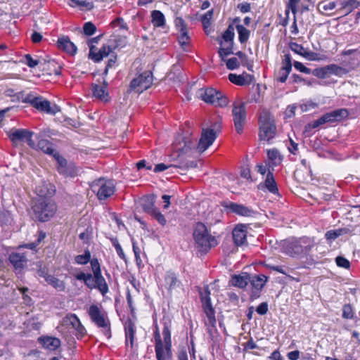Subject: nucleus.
<instances>
[{
  "label": "nucleus",
  "mask_w": 360,
  "mask_h": 360,
  "mask_svg": "<svg viewBox=\"0 0 360 360\" xmlns=\"http://www.w3.org/2000/svg\"><path fill=\"white\" fill-rule=\"evenodd\" d=\"M162 325V336L161 338L157 319L153 321V337L155 340V352L157 360H172L171 329L172 319L168 315H164L160 320Z\"/></svg>",
  "instance_id": "nucleus-1"
},
{
  "label": "nucleus",
  "mask_w": 360,
  "mask_h": 360,
  "mask_svg": "<svg viewBox=\"0 0 360 360\" xmlns=\"http://www.w3.org/2000/svg\"><path fill=\"white\" fill-rule=\"evenodd\" d=\"M92 274L84 273L80 269L72 273V276L77 281H82L89 289H97L102 295H105L109 290L108 285L102 275L101 264L97 258L91 261Z\"/></svg>",
  "instance_id": "nucleus-2"
},
{
  "label": "nucleus",
  "mask_w": 360,
  "mask_h": 360,
  "mask_svg": "<svg viewBox=\"0 0 360 360\" xmlns=\"http://www.w3.org/2000/svg\"><path fill=\"white\" fill-rule=\"evenodd\" d=\"M195 247L198 252L205 255L218 245L216 236L211 234L207 227L202 222H198L193 232Z\"/></svg>",
  "instance_id": "nucleus-3"
},
{
  "label": "nucleus",
  "mask_w": 360,
  "mask_h": 360,
  "mask_svg": "<svg viewBox=\"0 0 360 360\" xmlns=\"http://www.w3.org/2000/svg\"><path fill=\"white\" fill-rule=\"evenodd\" d=\"M34 132L25 129H11L8 132V136L14 146H18L22 142L26 141L27 144L36 150L44 151L45 141L44 140V134L41 131L36 134V137L39 139L37 143L32 140Z\"/></svg>",
  "instance_id": "nucleus-4"
},
{
  "label": "nucleus",
  "mask_w": 360,
  "mask_h": 360,
  "mask_svg": "<svg viewBox=\"0 0 360 360\" xmlns=\"http://www.w3.org/2000/svg\"><path fill=\"white\" fill-rule=\"evenodd\" d=\"M315 245L316 242L314 238L303 236L286 240L283 248L288 255L298 257L307 255Z\"/></svg>",
  "instance_id": "nucleus-5"
},
{
  "label": "nucleus",
  "mask_w": 360,
  "mask_h": 360,
  "mask_svg": "<svg viewBox=\"0 0 360 360\" xmlns=\"http://www.w3.org/2000/svg\"><path fill=\"white\" fill-rule=\"evenodd\" d=\"M88 315L91 321L98 328H99L103 335L110 339L112 337L111 323L107 311L103 309L101 304H91L88 310Z\"/></svg>",
  "instance_id": "nucleus-6"
},
{
  "label": "nucleus",
  "mask_w": 360,
  "mask_h": 360,
  "mask_svg": "<svg viewBox=\"0 0 360 360\" xmlns=\"http://www.w3.org/2000/svg\"><path fill=\"white\" fill-rule=\"evenodd\" d=\"M349 115L347 108H339L323 114L316 120L308 123L304 127V132H311L312 129H316L325 124L340 122L347 119Z\"/></svg>",
  "instance_id": "nucleus-7"
},
{
  "label": "nucleus",
  "mask_w": 360,
  "mask_h": 360,
  "mask_svg": "<svg viewBox=\"0 0 360 360\" xmlns=\"http://www.w3.org/2000/svg\"><path fill=\"white\" fill-rule=\"evenodd\" d=\"M90 188L100 202H105L109 200L116 191L114 181L105 178L94 180L90 184Z\"/></svg>",
  "instance_id": "nucleus-8"
},
{
  "label": "nucleus",
  "mask_w": 360,
  "mask_h": 360,
  "mask_svg": "<svg viewBox=\"0 0 360 360\" xmlns=\"http://www.w3.org/2000/svg\"><path fill=\"white\" fill-rule=\"evenodd\" d=\"M198 96L203 101L215 107L225 108L229 103L228 97L222 91L212 87L200 89Z\"/></svg>",
  "instance_id": "nucleus-9"
},
{
  "label": "nucleus",
  "mask_w": 360,
  "mask_h": 360,
  "mask_svg": "<svg viewBox=\"0 0 360 360\" xmlns=\"http://www.w3.org/2000/svg\"><path fill=\"white\" fill-rule=\"evenodd\" d=\"M259 138L262 141H269L276 136V127L271 114L263 110L259 115Z\"/></svg>",
  "instance_id": "nucleus-10"
},
{
  "label": "nucleus",
  "mask_w": 360,
  "mask_h": 360,
  "mask_svg": "<svg viewBox=\"0 0 360 360\" xmlns=\"http://www.w3.org/2000/svg\"><path fill=\"white\" fill-rule=\"evenodd\" d=\"M221 120H217L212 123L210 127L202 129L201 137L198 145V149L199 151L204 152L215 141L217 137V134L221 132Z\"/></svg>",
  "instance_id": "nucleus-11"
},
{
  "label": "nucleus",
  "mask_w": 360,
  "mask_h": 360,
  "mask_svg": "<svg viewBox=\"0 0 360 360\" xmlns=\"http://www.w3.org/2000/svg\"><path fill=\"white\" fill-rule=\"evenodd\" d=\"M153 76L151 71L148 70L139 74L130 82V89L141 93L149 89L153 84Z\"/></svg>",
  "instance_id": "nucleus-12"
},
{
  "label": "nucleus",
  "mask_w": 360,
  "mask_h": 360,
  "mask_svg": "<svg viewBox=\"0 0 360 360\" xmlns=\"http://www.w3.org/2000/svg\"><path fill=\"white\" fill-rule=\"evenodd\" d=\"M233 121L236 131L240 134L246 122V110L244 103H234L232 109Z\"/></svg>",
  "instance_id": "nucleus-13"
},
{
  "label": "nucleus",
  "mask_w": 360,
  "mask_h": 360,
  "mask_svg": "<svg viewBox=\"0 0 360 360\" xmlns=\"http://www.w3.org/2000/svg\"><path fill=\"white\" fill-rule=\"evenodd\" d=\"M62 325L71 327L75 330L77 339H82L86 335V330L82 324L79 319L75 314H68L62 320Z\"/></svg>",
  "instance_id": "nucleus-14"
},
{
  "label": "nucleus",
  "mask_w": 360,
  "mask_h": 360,
  "mask_svg": "<svg viewBox=\"0 0 360 360\" xmlns=\"http://www.w3.org/2000/svg\"><path fill=\"white\" fill-rule=\"evenodd\" d=\"M31 216L34 220L44 221L45 218V198L42 194H38L32 201Z\"/></svg>",
  "instance_id": "nucleus-15"
},
{
  "label": "nucleus",
  "mask_w": 360,
  "mask_h": 360,
  "mask_svg": "<svg viewBox=\"0 0 360 360\" xmlns=\"http://www.w3.org/2000/svg\"><path fill=\"white\" fill-rule=\"evenodd\" d=\"M56 168L58 172L65 177L74 178L78 173L76 165L73 162H68L65 158L58 160Z\"/></svg>",
  "instance_id": "nucleus-16"
},
{
  "label": "nucleus",
  "mask_w": 360,
  "mask_h": 360,
  "mask_svg": "<svg viewBox=\"0 0 360 360\" xmlns=\"http://www.w3.org/2000/svg\"><path fill=\"white\" fill-rule=\"evenodd\" d=\"M268 281V277L265 275H255L252 277L250 276V281L252 290L251 292L250 299L254 300L258 298L260 295V292Z\"/></svg>",
  "instance_id": "nucleus-17"
},
{
  "label": "nucleus",
  "mask_w": 360,
  "mask_h": 360,
  "mask_svg": "<svg viewBox=\"0 0 360 360\" xmlns=\"http://www.w3.org/2000/svg\"><path fill=\"white\" fill-rule=\"evenodd\" d=\"M124 329L125 335V345L127 347L130 346L131 349L134 348L135 344V334L136 327L135 323L129 318H128L124 323Z\"/></svg>",
  "instance_id": "nucleus-18"
},
{
  "label": "nucleus",
  "mask_w": 360,
  "mask_h": 360,
  "mask_svg": "<svg viewBox=\"0 0 360 360\" xmlns=\"http://www.w3.org/2000/svg\"><path fill=\"white\" fill-rule=\"evenodd\" d=\"M61 66L55 60L46 61V82L56 83L60 78Z\"/></svg>",
  "instance_id": "nucleus-19"
},
{
  "label": "nucleus",
  "mask_w": 360,
  "mask_h": 360,
  "mask_svg": "<svg viewBox=\"0 0 360 360\" xmlns=\"http://www.w3.org/2000/svg\"><path fill=\"white\" fill-rule=\"evenodd\" d=\"M221 205L229 212L243 217H250L253 211L249 207L233 202H224Z\"/></svg>",
  "instance_id": "nucleus-20"
},
{
  "label": "nucleus",
  "mask_w": 360,
  "mask_h": 360,
  "mask_svg": "<svg viewBox=\"0 0 360 360\" xmlns=\"http://www.w3.org/2000/svg\"><path fill=\"white\" fill-rule=\"evenodd\" d=\"M18 98L21 99L23 103H30L39 110H45V101L43 100L42 97L38 96L33 92L27 94H20Z\"/></svg>",
  "instance_id": "nucleus-21"
},
{
  "label": "nucleus",
  "mask_w": 360,
  "mask_h": 360,
  "mask_svg": "<svg viewBox=\"0 0 360 360\" xmlns=\"http://www.w3.org/2000/svg\"><path fill=\"white\" fill-rule=\"evenodd\" d=\"M193 146V142L189 136L183 134L178 135L172 144L173 149L179 153H186Z\"/></svg>",
  "instance_id": "nucleus-22"
},
{
  "label": "nucleus",
  "mask_w": 360,
  "mask_h": 360,
  "mask_svg": "<svg viewBox=\"0 0 360 360\" xmlns=\"http://www.w3.org/2000/svg\"><path fill=\"white\" fill-rule=\"evenodd\" d=\"M248 227L245 224H238L232 231L233 243L237 246H241L247 242Z\"/></svg>",
  "instance_id": "nucleus-23"
},
{
  "label": "nucleus",
  "mask_w": 360,
  "mask_h": 360,
  "mask_svg": "<svg viewBox=\"0 0 360 360\" xmlns=\"http://www.w3.org/2000/svg\"><path fill=\"white\" fill-rule=\"evenodd\" d=\"M258 188L262 191L267 190L269 193L272 194H278V188L277 186V183L274 176L273 172L269 169L266 174L265 180L260 183L258 186Z\"/></svg>",
  "instance_id": "nucleus-24"
},
{
  "label": "nucleus",
  "mask_w": 360,
  "mask_h": 360,
  "mask_svg": "<svg viewBox=\"0 0 360 360\" xmlns=\"http://www.w3.org/2000/svg\"><path fill=\"white\" fill-rule=\"evenodd\" d=\"M57 46L60 50L63 51L70 56H75L77 51V46L70 41L69 37L67 36L58 38Z\"/></svg>",
  "instance_id": "nucleus-25"
},
{
  "label": "nucleus",
  "mask_w": 360,
  "mask_h": 360,
  "mask_svg": "<svg viewBox=\"0 0 360 360\" xmlns=\"http://www.w3.org/2000/svg\"><path fill=\"white\" fill-rule=\"evenodd\" d=\"M53 353L62 356L61 341L59 338L46 335V355Z\"/></svg>",
  "instance_id": "nucleus-26"
},
{
  "label": "nucleus",
  "mask_w": 360,
  "mask_h": 360,
  "mask_svg": "<svg viewBox=\"0 0 360 360\" xmlns=\"http://www.w3.org/2000/svg\"><path fill=\"white\" fill-rule=\"evenodd\" d=\"M111 51L112 48L108 45H103L98 51L96 47H91L89 58L97 63L101 61L104 57L108 56Z\"/></svg>",
  "instance_id": "nucleus-27"
},
{
  "label": "nucleus",
  "mask_w": 360,
  "mask_h": 360,
  "mask_svg": "<svg viewBox=\"0 0 360 360\" xmlns=\"http://www.w3.org/2000/svg\"><path fill=\"white\" fill-rule=\"evenodd\" d=\"M228 77L231 83L238 86L250 84L254 79L253 75L245 72L242 75L230 73Z\"/></svg>",
  "instance_id": "nucleus-28"
},
{
  "label": "nucleus",
  "mask_w": 360,
  "mask_h": 360,
  "mask_svg": "<svg viewBox=\"0 0 360 360\" xmlns=\"http://www.w3.org/2000/svg\"><path fill=\"white\" fill-rule=\"evenodd\" d=\"M9 261L15 270L21 271L26 266L27 259L25 253L13 252L9 256Z\"/></svg>",
  "instance_id": "nucleus-29"
},
{
  "label": "nucleus",
  "mask_w": 360,
  "mask_h": 360,
  "mask_svg": "<svg viewBox=\"0 0 360 360\" xmlns=\"http://www.w3.org/2000/svg\"><path fill=\"white\" fill-rule=\"evenodd\" d=\"M107 89L108 83L105 81L103 82V85L92 84V92L94 96L102 101H108L110 97Z\"/></svg>",
  "instance_id": "nucleus-30"
},
{
  "label": "nucleus",
  "mask_w": 360,
  "mask_h": 360,
  "mask_svg": "<svg viewBox=\"0 0 360 360\" xmlns=\"http://www.w3.org/2000/svg\"><path fill=\"white\" fill-rule=\"evenodd\" d=\"M205 314H206L207 319L205 320V324L210 330L216 328L217 320L215 318V311L212 305L202 307Z\"/></svg>",
  "instance_id": "nucleus-31"
},
{
  "label": "nucleus",
  "mask_w": 360,
  "mask_h": 360,
  "mask_svg": "<svg viewBox=\"0 0 360 360\" xmlns=\"http://www.w3.org/2000/svg\"><path fill=\"white\" fill-rule=\"evenodd\" d=\"M249 281L250 275L245 273L241 275H233L229 283L233 286L244 288L247 286Z\"/></svg>",
  "instance_id": "nucleus-32"
},
{
  "label": "nucleus",
  "mask_w": 360,
  "mask_h": 360,
  "mask_svg": "<svg viewBox=\"0 0 360 360\" xmlns=\"http://www.w3.org/2000/svg\"><path fill=\"white\" fill-rule=\"evenodd\" d=\"M300 2V0H289V1L287 4V8L285 10V15L287 18H288L290 10H291L292 13L295 15L297 13V6ZM292 28L293 29V30H292V33L297 34L298 32L295 18H294V22L292 23Z\"/></svg>",
  "instance_id": "nucleus-33"
},
{
  "label": "nucleus",
  "mask_w": 360,
  "mask_h": 360,
  "mask_svg": "<svg viewBox=\"0 0 360 360\" xmlns=\"http://www.w3.org/2000/svg\"><path fill=\"white\" fill-rule=\"evenodd\" d=\"M141 207L146 213L150 215L157 209L153 196L144 197L141 201Z\"/></svg>",
  "instance_id": "nucleus-34"
},
{
  "label": "nucleus",
  "mask_w": 360,
  "mask_h": 360,
  "mask_svg": "<svg viewBox=\"0 0 360 360\" xmlns=\"http://www.w3.org/2000/svg\"><path fill=\"white\" fill-rule=\"evenodd\" d=\"M165 282L168 285L169 290L174 289L181 284V281L178 279L176 274L172 271H167L166 273Z\"/></svg>",
  "instance_id": "nucleus-35"
},
{
  "label": "nucleus",
  "mask_w": 360,
  "mask_h": 360,
  "mask_svg": "<svg viewBox=\"0 0 360 360\" xmlns=\"http://www.w3.org/2000/svg\"><path fill=\"white\" fill-rule=\"evenodd\" d=\"M151 22L154 27H162L165 25V18L164 14L158 10L151 12Z\"/></svg>",
  "instance_id": "nucleus-36"
},
{
  "label": "nucleus",
  "mask_w": 360,
  "mask_h": 360,
  "mask_svg": "<svg viewBox=\"0 0 360 360\" xmlns=\"http://www.w3.org/2000/svg\"><path fill=\"white\" fill-rule=\"evenodd\" d=\"M267 156L269 160L271 161L272 166L279 165L283 160V156L281 155L278 150L276 148L268 150Z\"/></svg>",
  "instance_id": "nucleus-37"
},
{
  "label": "nucleus",
  "mask_w": 360,
  "mask_h": 360,
  "mask_svg": "<svg viewBox=\"0 0 360 360\" xmlns=\"http://www.w3.org/2000/svg\"><path fill=\"white\" fill-rule=\"evenodd\" d=\"M360 6V1L357 0H345L341 3V9L347 15Z\"/></svg>",
  "instance_id": "nucleus-38"
},
{
  "label": "nucleus",
  "mask_w": 360,
  "mask_h": 360,
  "mask_svg": "<svg viewBox=\"0 0 360 360\" xmlns=\"http://www.w3.org/2000/svg\"><path fill=\"white\" fill-rule=\"evenodd\" d=\"M46 282L51 286H53L57 291L63 292L65 290V283L60 280L58 278H56L53 276H49L46 277Z\"/></svg>",
  "instance_id": "nucleus-39"
},
{
  "label": "nucleus",
  "mask_w": 360,
  "mask_h": 360,
  "mask_svg": "<svg viewBox=\"0 0 360 360\" xmlns=\"http://www.w3.org/2000/svg\"><path fill=\"white\" fill-rule=\"evenodd\" d=\"M91 255L90 251L86 249L84 250V254L78 255L75 257V262L79 265H85L89 262L91 263L92 259H91Z\"/></svg>",
  "instance_id": "nucleus-40"
},
{
  "label": "nucleus",
  "mask_w": 360,
  "mask_h": 360,
  "mask_svg": "<svg viewBox=\"0 0 360 360\" xmlns=\"http://www.w3.org/2000/svg\"><path fill=\"white\" fill-rule=\"evenodd\" d=\"M236 30L238 33V40L241 44H245L248 41L250 32L248 29H246L242 25H237Z\"/></svg>",
  "instance_id": "nucleus-41"
},
{
  "label": "nucleus",
  "mask_w": 360,
  "mask_h": 360,
  "mask_svg": "<svg viewBox=\"0 0 360 360\" xmlns=\"http://www.w3.org/2000/svg\"><path fill=\"white\" fill-rule=\"evenodd\" d=\"M347 230L345 229H338L334 230L328 231L325 234V238L327 240L333 241L338 238L339 236L342 234L347 233Z\"/></svg>",
  "instance_id": "nucleus-42"
},
{
  "label": "nucleus",
  "mask_w": 360,
  "mask_h": 360,
  "mask_svg": "<svg viewBox=\"0 0 360 360\" xmlns=\"http://www.w3.org/2000/svg\"><path fill=\"white\" fill-rule=\"evenodd\" d=\"M200 301L202 307H207L212 305L210 299V291L208 286L204 288L203 291L200 292Z\"/></svg>",
  "instance_id": "nucleus-43"
},
{
  "label": "nucleus",
  "mask_w": 360,
  "mask_h": 360,
  "mask_svg": "<svg viewBox=\"0 0 360 360\" xmlns=\"http://www.w3.org/2000/svg\"><path fill=\"white\" fill-rule=\"evenodd\" d=\"M330 75H334L338 77H342L344 75L348 73V70L342 67H340L336 64L328 65Z\"/></svg>",
  "instance_id": "nucleus-44"
},
{
  "label": "nucleus",
  "mask_w": 360,
  "mask_h": 360,
  "mask_svg": "<svg viewBox=\"0 0 360 360\" xmlns=\"http://www.w3.org/2000/svg\"><path fill=\"white\" fill-rule=\"evenodd\" d=\"M44 238H45V233L42 231H39L38 238L35 242L21 245L19 246L18 248H25L32 250L34 251H37L36 250L37 247L38 246V245L41 242V240Z\"/></svg>",
  "instance_id": "nucleus-45"
},
{
  "label": "nucleus",
  "mask_w": 360,
  "mask_h": 360,
  "mask_svg": "<svg viewBox=\"0 0 360 360\" xmlns=\"http://www.w3.org/2000/svg\"><path fill=\"white\" fill-rule=\"evenodd\" d=\"M292 59L290 53H285L284 55V58L282 60V66L281 68V70L282 71H285V72H287L290 74L291 70H292Z\"/></svg>",
  "instance_id": "nucleus-46"
},
{
  "label": "nucleus",
  "mask_w": 360,
  "mask_h": 360,
  "mask_svg": "<svg viewBox=\"0 0 360 360\" xmlns=\"http://www.w3.org/2000/svg\"><path fill=\"white\" fill-rule=\"evenodd\" d=\"M313 75L320 79H324L329 77L330 75L328 66L326 65L324 67L316 68L313 71Z\"/></svg>",
  "instance_id": "nucleus-47"
},
{
  "label": "nucleus",
  "mask_w": 360,
  "mask_h": 360,
  "mask_svg": "<svg viewBox=\"0 0 360 360\" xmlns=\"http://www.w3.org/2000/svg\"><path fill=\"white\" fill-rule=\"evenodd\" d=\"M110 242L112 243V245L114 246V248H115L116 250V252L118 255V256L122 259H126V257H125V255H124V252L118 241V239L117 238H110Z\"/></svg>",
  "instance_id": "nucleus-48"
},
{
  "label": "nucleus",
  "mask_w": 360,
  "mask_h": 360,
  "mask_svg": "<svg viewBox=\"0 0 360 360\" xmlns=\"http://www.w3.org/2000/svg\"><path fill=\"white\" fill-rule=\"evenodd\" d=\"M222 37L225 41L233 43L234 37V28L232 25H229L226 30L224 32Z\"/></svg>",
  "instance_id": "nucleus-49"
},
{
  "label": "nucleus",
  "mask_w": 360,
  "mask_h": 360,
  "mask_svg": "<svg viewBox=\"0 0 360 360\" xmlns=\"http://www.w3.org/2000/svg\"><path fill=\"white\" fill-rule=\"evenodd\" d=\"M213 9L208 11L201 17V22L205 28H207L211 25V19L213 16Z\"/></svg>",
  "instance_id": "nucleus-50"
},
{
  "label": "nucleus",
  "mask_w": 360,
  "mask_h": 360,
  "mask_svg": "<svg viewBox=\"0 0 360 360\" xmlns=\"http://www.w3.org/2000/svg\"><path fill=\"white\" fill-rule=\"evenodd\" d=\"M150 216L157 220V221L162 226H165L167 224V220L165 216L160 212V210L157 208Z\"/></svg>",
  "instance_id": "nucleus-51"
},
{
  "label": "nucleus",
  "mask_w": 360,
  "mask_h": 360,
  "mask_svg": "<svg viewBox=\"0 0 360 360\" xmlns=\"http://www.w3.org/2000/svg\"><path fill=\"white\" fill-rule=\"evenodd\" d=\"M83 31L85 35L91 36L96 31V27L91 22H86L83 25Z\"/></svg>",
  "instance_id": "nucleus-52"
},
{
  "label": "nucleus",
  "mask_w": 360,
  "mask_h": 360,
  "mask_svg": "<svg viewBox=\"0 0 360 360\" xmlns=\"http://www.w3.org/2000/svg\"><path fill=\"white\" fill-rule=\"evenodd\" d=\"M342 318L345 319H352L354 317L353 308L351 304H345L342 307Z\"/></svg>",
  "instance_id": "nucleus-53"
},
{
  "label": "nucleus",
  "mask_w": 360,
  "mask_h": 360,
  "mask_svg": "<svg viewBox=\"0 0 360 360\" xmlns=\"http://www.w3.org/2000/svg\"><path fill=\"white\" fill-rule=\"evenodd\" d=\"M57 210V205L53 201L46 202V218L54 216Z\"/></svg>",
  "instance_id": "nucleus-54"
},
{
  "label": "nucleus",
  "mask_w": 360,
  "mask_h": 360,
  "mask_svg": "<svg viewBox=\"0 0 360 360\" xmlns=\"http://www.w3.org/2000/svg\"><path fill=\"white\" fill-rule=\"evenodd\" d=\"M232 49H233L232 44H231V46H229L226 48H220L219 49V51H218L219 56L223 61L226 60L225 58L227 56L233 53Z\"/></svg>",
  "instance_id": "nucleus-55"
},
{
  "label": "nucleus",
  "mask_w": 360,
  "mask_h": 360,
  "mask_svg": "<svg viewBox=\"0 0 360 360\" xmlns=\"http://www.w3.org/2000/svg\"><path fill=\"white\" fill-rule=\"evenodd\" d=\"M335 262H336V264L340 267H342V268H345L347 269H349V267H350L349 261L348 259H347L346 258H345L344 257L338 256L335 258Z\"/></svg>",
  "instance_id": "nucleus-56"
},
{
  "label": "nucleus",
  "mask_w": 360,
  "mask_h": 360,
  "mask_svg": "<svg viewBox=\"0 0 360 360\" xmlns=\"http://www.w3.org/2000/svg\"><path fill=\"white\" fill-rule=\"evenodd\" d=\"M60 111V109L57 105L46 101V114L54 115Z\"/></svg>",
  "instance_id": "nucleus-57"
},
{
  "label": "nucleus",
  "mask_w": 360,
  "mask_h": 360,
  "mask_svg": "<svg viewBox=\"0 0 360 360\" xmlns=\"http://www.w3.org/2000/svg\"><path fill=\"white\" fill-rule=\"evenodd\" d=\"M226 65L229 70H233L239 68L240 63L236 58H231L226 60Z\"/></svg>",
  "instance_id": "nucleus-58"
},
{
  "label": "nucleus",
  "mask_w": 360,
  "mask_h": 360,
  "mask_svg": "<svg viewBox=\"0 0 360 360\" xmlns=\"http://www.w3.org/2000/svg\"><path fill=\"white\" fill-rule=\"evenodd\" d=\"M175 25L179 32L188 31L187 25L186 24L184 20L181 17H177L174 20Z\"/></svg>",
  "instance_id": "nucleus-59"
},
{
  "label": "nucleus",
  "mask_w": 360,
  "mask_h": 360,
  "mask_svg": "<svg viewBox=\"0 0 360 360\" xmlns=\"http://www.w3.org/2000/svg\"><path fill=\"white\" fill-rule=\"evenodd\" d=\"M190 37L188 31L181 32V35L179 37V42L181 46H186L189 44Z\"/></svg>",
  "instance_id": "nucleus-60"
},
{
  "label": "nucleus",
  "mask_w": 360,
  "mask_h": 360,
  "mask_svg": "<svg viewBox=\"0 0 360 360\" xmlns=\"http://www.w3.org/2000/svg\"><path fill=\"white\" fill-rule=\"evenodd\" d=\"M302 56L309 60H319V53L310 51H307L306 49L303 52Z\"/></svg>",
  "instance_id": "nucleus-61"
},
{
  "label": "nucleus",
  "mask_w": 360,
  "mask_h": 360,
  "mask_svg": "<svg viewBox=\"0 0 360 360\" xmlns=\"http://www.w3.org/2000/svg\"><path fill=\"white\" fill-rule=\"evenodd\" d=\"M293 65L295 68L297 70H299L301 72L305 73V74H310L311 70L307 67H305L302 63L298 61H295L293 63Z\"/></svg>",
  "instance_id": "nucleus-62"
},
{
  "label": "nucleus",
  "mask_w": 360,
  "mask_h": 360,
  "mask_svg": "<svg viewBox=\"0 0 360 360\" xmlns=\"http://www.w3.org/2000/svg\"><path fill=\"white\" fill-rule=\"evenodd\" d=\"M269 309L268 303L266 302H262L256 308V311L259 315H264L267 313Z\"/></svg>",
  "instance_id": "nucleus-63"
},
{
  "label": "nucleus",
  "mask_w": 360,
  "mask_h": 360,
  "mask_svg": "<svg viewBox=\"0 0 360 360\" xmlns=\"http://www.w3.org/2000/svg\"><path fill=\"white\" fill-rule=\"evenodd\" d=\"M290 49L295 53L302 56L303 52L305 51V49L301 45L297 43H292L290 44Z\"/></svg>",
  "instance_id": "nucleus-64"
}]
</instances>
